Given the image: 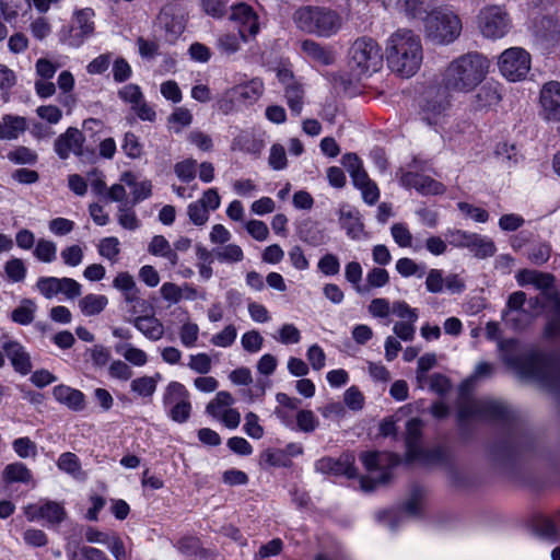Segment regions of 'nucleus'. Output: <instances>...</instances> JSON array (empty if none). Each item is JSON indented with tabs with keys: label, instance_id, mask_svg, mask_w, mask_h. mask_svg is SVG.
Wrapping results in <instances>:
<instances>
[{
	"label": "nucleus",
	"instance_id": "13d9d810",
	"mask_svg": "<svg viewBox=\"0 0 560 560\" xmlns=\"http://www.w3.org/2000/svg\"><path fill=\"white\" fill-rule=\"evenodd\" d=\"M168 122L176 126V132L188 127L192 122V114L186 107H177L168 117Z\"/></svg>",
	"mask_w": 560,
	"mask_h": 560
},
{
	"label": "nucleus",
	"instance_id": "4d7b16f0",
	"mask_svg": "<svg viewBox=\"0 0 560 560\" xmlns=\"http://www.w3.org/2000/svg\"><path fill=\"white\" fill-rule=\"evenodd\" d=\"M199 336V327L196 323L192 322H185L179 329V338L180 342L185 347H194L198 340Z\"/></svg>",
	"mask_w": 560,
	"mask_h": 560
},
{
	"label": "nucleus",
	"instance_id": "680f3d73",
	"mask_svg": "<svg viewBox=\"0 0 560 560\" xmlns=\"http://www.w3.org/2000/svg\"><path fill=\"white\" fill-rule=\"evenodd\" d=\"M188 366L202 375L208 374L212 368L211 358L207 353H198L189 357Z\"/></svg>",
	"mask_w": 560,
	"mask_h": 560
},
{
	"label": "nucleus",
	"instance_id": "603ef678",
	"mask_svg": "<svg viewBox=\"0 0 560 560\" xmlns=\"http://www.w3.org/2000/svg\"><path fill=\"white\" fill-rule=\"evenodd\" d=\"M4 271L8 278L13 282H21L26 277V268L22 259L12 258L4 265Z\"/></svg>",
	"mask_w": 560,
	"mask_h": 560
},
{
	"label": "nucleus",
	"instance_id": "a211bd4d",
	"mask_svg": "<svg viewBox=\"0 0 560 560\" xmlns=\"http://www.w3.org/2000/svg\"><path fill=\"white\" fill-rule=\"evenodd\" d=\"M354 456L343 454L338 459L324 457L316 462V470L322 474L345 475L348 478L357 476L354 467Z\"/></svg>",
	"mask_w": 560,
	"mask_h": 560
},
{
	"label": "nucleus",
	"instance_id": "473e14b6",
	"mask_svg": "<svg viewBox=\"0 0 560 560\" xmlns=\"http://www.w3.org/2000/svg\"><path fill=\"white\" fill-rule=\"evenodd\" d=\"M57 467L75 479L83 480L85 478L81 462L72 452L62 453L57 459Z\"/></svg>",
	"mask_w": 560,
	"mask_h": 560
},
{
	"label": "nucleus",
	"instance_id": "f704fd0d",
	"mask_svg": "<svg viewBox=\"0 0 560 560\" xmlns=\"http://www.w3.org/2000/svg\"><path fill=\"white\" fill-rule=\"evenodd\" d=\"M161 375L158 373L154 376H140L131 381L130 389L137 396L140 397H151L158 386V382L160 381Z\"/></svg>",
	"mask_w": 560,
	"mask_h": 560
},
{
	"label": "nucleus",
	"instance_id": "f03ea898",
	"mask_svg": "<svg viewBox=\"0 0 560 560\" xmlns=\"http://www.w3.org/2000/svg\"><path fill=\"white\" fill-rule=\"evenodd\" d=\"M490 60L479 51H468L447 63L443 85L450 92L469 93L480 85L490 71Z\"/></svg>",
	"mask_w": 560,
	"mask_h": 560
},
{
	"label": "nucleus",
	"instance_id": "c85d7f7f",
	"mask_svg": "<svg viewBox=\"0 0 560 560\" xmlns=\"http://www.w3.org/2000/svg\"><path fill=\"white\" fill-rule=\"evenodd\" d=\"M339 222L346 230L348 236L353 240L360 238L364 231V225L359 218V213L351 209L341 208L339 211Z\"/></svg>",
	"mask_w": 560,
	"mask_h": 560
},
{
	"label": "nucleus",
	"instance_id": "a18cd8bd",
	"mask_svg": "<svg viewBox=\"0 0 560 560\" xmlns=\"http://www.w3.org/2000/svg\"><path fill=\"white\" fill-rule=\"evenodd\" d=\"M121 149L125 154L132 160L141 158L143 154V145L140 142L139 137L130 131L125 133Z\"/></svg>",
	"mask_w": 560,
	"mask_h": 560
},
{
	"label": "nucleus",
	"instance_id": "a878e982",
	"mask_svg": "<svg viewBox=\"0 0 560 560\" xmlns=\"http://www.w3.org/2000/svg\"><path fill=\"white\" fill-rule=\"evenodd\" d=\"M1 478L5 485L16 482L27 485L34 481L32 471L20 462L7 465L2 470Z\"/></svg>",
	"mask_w": 560,
	"mask_h": 560
},
{
	"label": "nucleus",
	"instance_id": "58836bf2",
	"mask_svg": "<svg viewBox=\"0 0 560 560\" xmlns=\"http://www.w3.org/2000/svg\"><path fill=\"white\" fill-rule=\"evenodd\" d=\"M363 269L358 261H350L345 266V278L358 294L368 293V288L361 283Z\"/></svg>",
	"mask_w": 560,
	"mask_h": 560
},
{
	"label": "nucleus",
	"instance_id": "cd10ccee",
	"mask_svg": "<svg viewBox=\"0 0 560 560\" xmlns=\"http://www.w3.org/2000/svg\"><path fill=\"white\" fill-rule=\"evenodd\" d=\"M518 284H533L537 289L546 290L552 287L555 278L550 273L537 270L522 269L516 275Z\"/></svg>",
	"mask_w": 560,
	"mask_h": 560
},
{
	"label": "nucleus",
	"instance_id": "7ed1b4c3",
	"mask_svg": "<svg viewBox=\"0 0 560 560\" xmlns=\"http://www.w3.org/2000/svg\"><path fill=\"white\" fill-rule=\"evenodd\" d=\"M462 31L460 18L446 7L434 8L423 18L424 37L435 45L445 46L454 43Z\"/></svg>",
	"mask_w": 560,
	"mask_h": 560
},
{
	"label": "nucleus",
	"instance_id": "e2e57ef3",
	"mask_svg": "<svg viewBox=\"0 0 560 560\" xmlns=\"http://www.w3.org/2000/svg\"><path fill=\"white\" fill-rule=\"evenodd\" d=\"M317 267L325 276H336L340 270V262L336 255L325 254L318 260Z\"/></svg>",
	"mask_w": 560,
	"mask_h": 560
},
{
	"label": "nucleus",
	"instance_id": "6ab92c4d",
	"mask_svg": "<svg viewBox=\"0 0 560 560\" xmlns=\"http://www.w3.org/2000/svg\"><path fill=\"white\" fill-rule=\"evenodd\" d=\"M453 236L458 246L469 247L476 257L485 258L494 253V244L477 234H467L462 231H456L453 233Z\"/></svg>",
	"mask_w": 560,
	"mask_h": 560
},
{
	"label": "nucleus",
	"instance_id": "412c9836",
	"mask_svg": "<svg viewBox=\"0 0 560 560\" xmlns=\"http://www.w3.org/2000/svg\"><path fill=\"white\" fill-rule=\"evenodd\" d=\"M2 348L16 372L25 375L32 371L31 357L20 342L7 341Z\"/></svg>",
	"mask_w": 560,
	"mask_h": 560
},
{
	"label": "nucleus",
	"instance_id": "4be33fe9",
	"mask_svg": "<svg viewBox=\"0 0 560 560\" xmlns=\"http://www.w3.org/2000/svg\"><path fill=\"white\" fill-rule=\"evenodd\" d=\"M52 395L57 401L74 411H80L85 407L83 393L72 387L58 385L54 388Z\"/></svg>",
	"mask_w": 560,
	"mask_h": 560
},
{
	"label": "nucleus",
	"instance_id": "f257e3e1",
	"mask_svg": "<svg viewBox=\"0 0 560 560\" xmlns=\"http://www.w3.org/2000/svg\"><path fill=\"white\" fill-rule=\"evenodd\" d=\"M385 56L392 72L401 78L415 75L423 60L420 36L410 28L396 30L386 39Z\"/></svg>",
	"mask_w": 560,
	"mask_h": 560
},
{
	"label": "nucleus",
	"instance_id": "2f4dec72",
	"mask_svg": "<svg viewBox=\"0 0 560 560\" xmlns=\"http://www.w3.org/2000/svg\"><path fill=\"white\" fill-rule=\"evenodd\" d=\"M108 304V300L102 294H86L79 301V308L85 316H95L102 313Z\"/></svg>",
	"mask_w": 560,
	"mask_h": 560
},
{
	"label": "nucleus",
	"instance_id": "0eeeda50",
	"mask_svg": "<svg viewBox=\"0 0 560 560\" xmlns=\"http://www.w3.org/2000/svg\"><path fill=\"white\" fill-rule=\"evenodd\" d=\"M95 13L91 8L75 10L72 14L73 24L63 26L59 31L61 44L79 48L95 32Z\"/></svg>",
	"mask_w": 560,
	"mask_h": 560
},
{
	"label": "nucleus",
	"instance_id": "bb28decb",
	"mask_svg": "<svg viewBox=\"0 0 560 560\" xmlns=\"http://www.w3.org/2000/svg\"><path fill=\"white\" fill-rule=\"evenodd\" d=\"M148 252L156 257L165 258L172 266L178 264V255L173 249L171 243L163 235H154L149 245Z\"/></svg>",
	"mask_w": 560,
	"mask_h": 560
},
{
	"label": "nucleus",
	"instance_id": "0e129e2a",
	"mask_svg": "<svg viewBox=\"0 0 560 560\" xmlns=\"http://www.w3.org/2000/svg\"><path fill=\"white\" fill-rule=\"evenodd\" d=\"M245 433L252 438L259 440L264 436V428L259 424V418L255 412H247L245 415Z\"/></svg>",
	"mask_w": 560,
	"mask_h": 560
},
{
	"label": "nucleus",
	"instance_id": "1a4fd4ad",
	"mask_svg": "<svg viewBox=\"0 0 560 560\" xmlns=\"http://www.w3.org/2000/svg\"><path fill=\"white\" fill-rule=\"evenodd\" d=\"M478 28L486 38H502L510 28V18L501 5H487L478 14Z\"/></svg>",
	"mask_w": 560,
	"mask_h": 560
},
{
	"label": "nucleus",
	"instance_id": "09e8293b",
	"mask_svg": "<svg viewBox=\"0 0 560 560\" xmlns=\"http://www.w3.org/2000/svg\"><path fill=\"white\" fill-rule=\"evenodd\" d=\"M261 463L269 467H287L291 465L289 456L280 450H267L261 454Z\"/></svg>",
	"mask_w": 560,
	"mask_h": 560
},
{
	"label": "nucleus",
	"instance_id": "c9c22d12",
	"mask_svg": "<svg viewBox=\"0 0 560 560\" xmlns=\"http://www.w3.org/2000/svg\"><path fill=\"white\" fill-rule=\"evenodd\" d=\"M158 20L159 23L165 28L167 33L171 34L173 38L180 35L184 31V24L180 18L175 16L171 7L163 8L158 16Z\"/></svg>",
	"mask_w": 560,
	"mask_h": 560
},
{
	"label": "nucleus",
	"instance_id": "ddd939ff",
	"mask_svg": "<svg viewBox=\"0 0 560 560\" xmlns=\"http://www.w3.org/2000/svg\"><path fill=\"white\" fill-rule=\"evenodd\" d=\"M113 285L122 292L126 303L131 305L132 314L147 312L151 307L145 300L140 298L137 283L130 273L119 272L115 277Z\"/></svg>",
	"mask_w": 560,
	"mask_h": 560
},
{
	"label": "nucleus",
	"instance_id": "864d4df0",
	"mask_svg": "<svg viewBox=\"0 0 560 560\" xmlns=\"http://www.w3.org/2000/svg\"><path fill=\"white\" fill-rule=\"evenodd\" d=\"M189 221L197 226L205 225L209 220V211L198 200L187 207Z\"/></svg>",
	"mask_w": 560,
	"mask_h": 560
},
{
	"label": "nucleus",
	"instance_id": "49530a36",
	"mask_svg": "<svg viewBox=\"0 0 560 560\" xmlns=\"http://www.w3.org/2000/svg\"><path fill=\"white\" fill-rule=\"evenodd\" d=\"M12 447L18 457L22 459L35 458L37 456V445L30 438H19L12 442Z\"/></svg>",
	"mask_w": 560,
	"mask_h": 560
},
{
	"label": "nucleus",
	"instance_id": "6e6552de",
	"mask_svg": "<svg viewBox=\"0 0 560 560\" xmlns=\"http://www.w3.org/2000/svg\"><path fill=\"white\" fill-rule=\"evenodd\" d=\"M530 55L521 47L505 49L498 59L501 74L509 81L524 80L530 70Z\"/></svg>",
	"mask_w": 560,
	"mask_h": 560
},
{
	"label": "nucleus",
	"instance_id": "052dcab7",
	"mask_svg": "<svg viewBox=\"0 0 560 560\" xmlns=\"http://www.w3.org/2000/svg\"><path fill=\"white\" fill-rule=\"evenodd\" d=\"M187 139L190 144L198 148L200 151L210 152L213 148L212 138L200 130H192L188 133Z\"/></svg>",
	"mask_w": 560,
	"mask_h": 560
},
{
	"label": "nucleus",
	"instance_id": "f8f14e48",
	"mask_svg": "<svg viewBox=\"0 0 560 560\" xmlns=\"http://www.w3.org/2000/svg\"><path fill=\"white\" fill-rule=\"evenodd\" d=\"M84 143L85 137L83 132L75 127H69L57 137L54 142V149L61 160H66L71 154L82 156L84 153Z\"/></svg>",
	"mask_w": 560,
	"mask_h": 560
},
{
	"label": "nucleus",
	"instance_id": "39448f33",
	"mask_svg": "<svg viewBox=\"0 0 560 560\" xmlns=\"http://www.w3.org/2000/svg\"><path fill=\"white\" fill-rule=\"evenodd\" d=\"M382 66L378 44L370 37L357 38L349 49V67L357 77L376 72Z\"/></svg>",
	"mask_w": 560,
	"mask_h": 560
},
{
	"label": "nucleus",
	"instance_id": "5fc2aeb1",
	"mask_svg": "<svg viewBox=\"0 0 560 560\" xmlns=\"http://www.w3.org/2000/svg\"><path fill=\"white\" fill-rule=\"evenodd\" d=\"M296 424L301 431L310 433L316 430L318 420L312 410L302 409L296 413Z\"/></svg>",
	"mask_w": 560,
	"mask_h": 560
},
{
	"label": "nucleus",
	"instance_id": "4468645a",
	"mask_svg": "<svg viewBox=\"0 0 560 560\" xmlns=\"http://www.w3.org/2000/svg\"><path fill=\"white\" fill-rule=\"evenodd\" d=\"M230 19L238 25V34L243 42L247 40V36L255 37L259 32L258 15L246 3L232 7Z\"/></svg>",
	"mask_w": 560,
	"mask_h": 560
},
{
	"label": "nucleus",
	"instance_id": "20e7f679",
	"mask_svg": "<svg viewBox=\"0 0 560 560\" xmlns=\"http://www.w3.org/2000/svg\"><path fill=\"white\" fill-rule=\"evenodd\" d=\"M293 21L300 30L323 37L336 34L342 24L338 13L318 7H304L296 10Z\"/></svg>",
	"mask_w": 560,
	"mask_h": 560
},
{
	"label": "nucleus",
	"instance_id": "37998d69",
	"mask_svg": "<svg viewBox=\"0 0 560 560\" xmlns=\"http://www.w3.org/2000/svg\"><path fill=\"white\" fill-rule=\"evenodd\" d=\"M215 258L221 262L236 264L244 259V252L237 244H226L214 250Z\"/></svg>",
	"mask_w": 560,
	"mask_h": 560
},
{
	"label": "nucleus",
	"instance_id": "79ce46f5",
	"mask_svg": "<svg viewBox=\"0 0 560 560\" xmlns=\"http://www.w3.org/2000/svg\"><path fill=\"white\" fill-rule=\"evenodd\" d=\"M33 254L39 261L50 264L56 259L57 246L52 241L39 238L35 244Z\"/></svg>",
	"mask_w": 560,
	"mask_h": 560
},
{
	"label": "nucleus",
	"instance_id": "de8ad7c7",
	"mask_svg": "<svg viewBox=\"0 0 560 560\" xmlns=\"http://www.w3.org/2000/svg\"><path fill=\"white\" fill-rule=\"evenodd\" d=\"M389 283V273L386 269L381 267H374L370 269L366 273V284L368 293L372 289H378L387 285Z\"/></svg>",
	"mask_w": 560,
	"mask_h": 560
},
{
	"label": "nucleus",
	"instance_id": "8fccbe9b",
	"mask_svg": "<svg viewBox=\"0 0 560 560\" xmlns=\"http://www.w3.org/2000/svg\"><path fill=\"white\" fill-rule=\"evenodd\" d=\"M36 288L46 299H52L60 293L59 278L42 277L36 282Z\"/></svg>",
	"mask_w": 560,
	"mask_h": 560
},
{
	"label": "nucleus",
	"instance_id": "bf43d9fd",
	"mask_svg": "<svg viewBox=\"0 0 560 560\" xmlns=\"http://www.w3.org/2000/svg\"><path fill=\"white\" fill-rule=\"evenodd\" d=\"M8 159L15 164H34L37 154L26 147H18L8 153Z\"/></svg>",
	"mask_w": 560,
	"mask_h": 560
},
{
	"label": "nucleus",
	"instance_id": "ea45409f",
	"mask_svg": "<svg viewBox=\"0 0 560 560\" xmlns=\"http://www.w3.org/2000/svg\"><path fill=\"white\" fill-rule=\"evenodd\" d=\"M284 95L291 112L295 115H300L304 104V91L302 85L299 83H292L291 85H288L284 90Z\"/></svg>",
	"mask_w": 560,
	"mask_h": 560
},
{
	"label": "nucleus",
	"instance_id": "b1692460",
	"mask_svg": "<svg viewBox=\"0 0 560 560\" xmlns=\"http://www.w3.org/2000/svg\"><path fill=\"white\" fill-rule=\"evenodd\" d=\"M422 425V421L418 418L410 419L406 424V445L408 460L419 458L421 454L419 441L421 438Z\"/></svg>",
	"mask_w": 560,
	"mask_h": 560
},
{
	"label": "nucleus",
	"instance_id": "3c124183",
	"mask_svg": "<svg viewBox=\"0 0 560 560\" xmlns=\"http://www.w3.org/2000/svg\"><path fill=\"white\" fill-rule=\"evenodd\" d=\"M237 337V329L233 324L226 325L220 332L211 338V343L215 347L228 348L234 343Z\"/></svg>",
	"mask_w": 560,
	"mask_h": 560
},
{
	"label": "nucleus",
	"instance_id": "aec40b11",
	"mask_svg": "<svg viewBox=\"0 0 560 560\" xmlns=\"http://www.w3.org/2000/svg\"><path fill=\"white\" fill-rule=\"evenodd\" d=\"M536 38L546 47L555 46L560 40V24L550 16H544L534 25Z\"/></svg>",
	"mask_w": 560,
	"mask_h": 560
},
{
	"label": "nucleus",
	"instance_id": "c756f323",
	"mask_svg": "<svg viewBox=\"0 0 560 560\" xmlns=\"http://www.w3.org/2000/svg\"><path fill=\"white\" fill-rule=\"evenodd\" d=\"M501 93L495 83H488L475 95V106L479 109L491 108L501 102Z\"/></svg>",
	"mask_w": 560,
	"mask_h": 560
},
{
	"label": "nucleus",
	"instance_id": "72a5a7b5",
	"mask_svg": "<svg viewBox=\"0 0 560 560\" xmlns=\"http://www.w3.org/2000/svg\"><path fill=\"white\" fill-rule=\"evenodd\" d=\"M435 0H401L405 14L411 19H421L434 8Z\"/></svg>",
	"mask_w": 560,
	"mask_h": 560
},
{
	"label": "nucleus",
	"instance_id": "5701e85b",
	"mask_svg": "<svg viewBox=\"0 0 560 560\" xmlns=\"http://www.w3.org/2000/svg\"><path fill=\"white\" fill-rule=\"evenodd\" d=\"M133 325L149 340L158 341L164 336V325L154 315L137 316Z\"/></svg>",
	"mask_w": 560,
	"mask_h": 560
},
{
	"label": "nucleus",
	"instance_id": "e433bc0d",
	"mask_svg": "<svg viewBox=\"0 0 560 560\" xmlns=\"http://www.w3.org/2000/svg\"><path fill=\"white\" fill-rule=\"evenodd\" d=\"M234 397L225 390L217 393L215 397L206 406V412L212 418H219L224 409L232 407Z\"/></svg>",
	"mask_w": 560,
	"mask_h": 560
},
{
	"label": "nucleus",
	"instance_id": "69168bd1",
	"mask_svg": "<svg viewBox=\"0 0 560 560\" xmlns=\"http://www.w3.org/2000/svg\"><path fill=\"white\" fill-rule=\"evenodd\" d=\"M343 401L349 409L358 411L364 406V396L358 387L351 386L345 392Z\"/></svg>",
	"mask_w": 560,
	"mask_h": 560
},
{
	"label": "nucleus",
	"instance_id": "393cba45",
	"mask_svg": "<svg viewBox=\"0 0 560 560\" xmlns=\"http://www.w3.org/2000/svg\"><path fill=\"white\" fill-rule=\"evenodd\" d=\"M27 128L26 119L22 116L4 115L0 119V139L13 140Z\"/></svg>",
	"mask_w": 560,
	"mask_h": 560
},
{
	"label": "nucleus",
	"instance_id": "423d86ee",
	"mask_svg": "<svg viewBox=\"0 0 560 560\" xmlns=\"http://www.w3.org/2000/svg\"><path fill=\"white\" fill-rule=\"evenodd\" d=\"M360 459L370 475L380 472L377 477H362L361 488L364 491L373 490L377 485L389 480V468L398 464V458L385 452L368 451L360 455Z\"/></svg>",
	"mask_w": 560,
	"mask_h": 560
},
{
	"label": "nucleus",
	"instance_id": "6e6d98bb",
	"mask_svg": "<svg viewBox=\"0 0 560 560\" xmlns=\"http://www.w3.org/2000/svg\"><path fill=\"white\" fill-rule=\"evenodd\" d=\"M268 163L270 167L275 171H280L287 167L288 159L283 145L279 143H275L271 145Z\"/></svg>",
	"mask_w": 560,
	"mask_h": 560
},
{
	"label": "nucleus",
	"instance_id": "c03bdc74",
	"mask_svg": "<svg viewBox=\"0 0 560 560\" xmlns=\"http://www.w3.org/2000/svg\"><path fill=\"white\" fill-rule=\"evenodd\" d=\"M119 245L120 244L117 237H105L100 241L97 246L98 254L110 262H116L120 253Z\"/></svg>",
	"mask_w": 560,
	"mask_h": 560
},
{
	"label": "nucleus",
	"instance_id": "2eb2a0df",
	"mask_svg": "<svg viewBox=\"0 0 560 560\" xmlns=\"http://www.w3.org/2000/svg\"><path fill=\"white\" fill-rule=\"evenodd\" d=\"M24 515L28 522L46 520L50 524H60L67 517V512L61 503L45 501L43 504H28L24 509Z\"/></svg>",
	"mask_w": 560,
	"mask_h": 560
},
{
	"label": "nucleus",
	"instance_id": "9b49d317",
	"mask_svg": "<svg viewBox=\"0 0 560 560\" xmlns=\"http://www.w3.org/2000/svg\"><path fill=\"white\" fill-rule=\"evenodd\" d=\"M165 405L173 404L170 410V417L174 422H186L191 412V404L189 401V393L186 387L178 382H171L163 397Z\"/></svg>",
	"mask_w": 560,
	"mask_h": 560
},
{
	"label": "nucleus",
	"instance_id": "774afa93",
	"mask_svg": "<svg viewBox=\"0 0 560 560\" xmlns=\"http://www.w3.org/2000/svg\"><path fill=\"white\" fill-rule=\"evenodd\" d=\"M32 35L37 40H44L51 32V25L47 18L38 16L30 24Z\"/></svg>",
	"mask_w": 560,
	"mask_h": 560
},
{
	"label": "nucleus",
	"instance_id": "4c0bfd02",
	"mask_svg": "<svg viewBox=\"0 0 560 560\" xmlns=\"http://www.w3.org/2000/svg\"><path fill=\"white\" fill-rule=\"evenodd\" d=\"M35 311V303L30 299H23L20 305L12 311L11 318L16 324L28 325L34 320Z\"/></svg>",
	"mask_w": 560,
	"mask_h": 560
},
{
	"label": "nucleus",
	"instance_id": "a19ab883",
	"mask_svg": "<svg viewBox=\"0 0 560 560\" xmlns=\"http://www.w3.org/2000/svg\"><path fill=\"white\" fill-rule=\"evenodd\" d=\"M116 351L121 353L124 359L135 366H143L148 362L147 353L131 343L117 346Z\"/></svg>",
	"mask_w": 560,
	"mask_h": 560
},
{
	"label": "nucleus",
	"instance_id": "338daca9",
	"mask_svg": "<svg viewBox=\"0 0 560 560\" xmlns=\"http://www.w3.org/2000/svg\"><path fill=\"white\" fill-rule=\"evenodd\" d=\"M245 230L256 241L264 242L269 236L267 224L259 220H249L245 223Z\"/></svg>",
	"mask_w": 560,
	"mask_h": 560
},
{
	"label": "nucleus",
	"instance_id": "dca6fc26",
	"mask_svg": "<svg viewBox=\"0 0 560 560\" xmlns=\"http://www.w3.org/2000/svg\"><path fill=\"white\" fill-rule=\"evenodd\" d=\"M541 115L547 121H560V82L550 81L542 85L539 95Z\"/></svg>",
	"mask_w": 560,
	"mask_h": 560
},
{
	"label": "nucleus",
	"instance_id": "f3484780",
	"mask_svg": "<svg viewBox=\"0 0 560 560\" xmlns=\"http://www.w3.org/2000/svg\"><path fill=\"white\" fill-rule=\"evenodd\" d=\"M400 183L405 188H415L419 194L424 196H435L445 192V186L434 178L413 172L402 173Z\"/></svg>",
	"mask_w": 560,
	"mask_h": 560
},
{
	"label": "nucleus",
	"instance_id": "9d476101",
	"mask_svg": "<svg viewBox=\"0 0 560 560\" xmlns=\"http://www.w3.org/2000/svg\"><path fill=\"white\" fill-rule=\"evenodd\" d=\"M264 92V83L260 79H253L249 82L236 85L228 90L223 97L218 102L219 109L229 114L234 109V103H254Z\"/></svg>",
	"mask_w": 560,
	"mask_h": 560
},
{
	"label": "nucleus",
	"instance_id": "7c9ffc66",
	"mask_svg": "<svg viewBox=\"0 0 560 560\" xmlns=\"http://www.w3.org/2000/svg\"><path fill=\"white\" fill-rule=\"evenodd\" d=\"M302 51L313 60L322 65H330L334 62V54L318 43L312 39H305L301 43Z\"/></svg>",
	"mask_w": 560,
	"mask_h": 560
}]
</instances>
